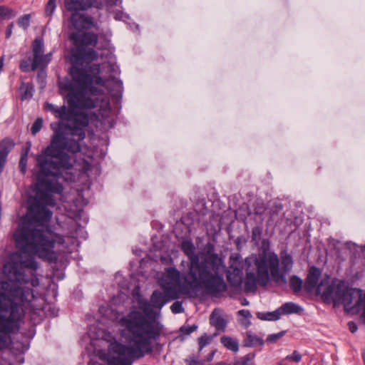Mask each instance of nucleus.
<instances>
[{
	"label": "nucleus",
	"mask_w": 365,
	"mask_h": 365,
	"mask_svg": "<svg viewBox=\"0 0 365 365\" xmlns=\"http://www.w3.org/2000/svg\"><path fill=\"white\" fill-rule=\"evenodd\" d=\"M69 120L71 123L58 125L53 130L49 145L36 158L39 168L36 191L29 199L28 211L12 235L19 251L11 253L6 263H38L34 255L49 262L57 259L54 248L56 244L64 243L63 237L39 227L48 223L52 218L53 212L48 208L56 205L52 194H60L63 190L60 183L46 178H58L63 171L73 168L70 156L63 151L79 153L80 143L86 138L83 128L89 124L88 115L72 111Z\"/></svg>",
	"instance_id": "1"
},
{
	"label": "nucleus",
	"mask_w": 365,
	"mask_h": 365,
	"mask_svg": "<svg viewBox=\"0 0 365 365\" xmlns=\"http://www.w3.org/2000/svg\"><path fill=\"white\" fill-rule=\"evenodd\" d=\"M118 325L120 336L135 346L117 341L111 344L113 352L123 356L117 359L116 365H132L135 359L150 354L153 351L152 341L160 338L163 329L160 322L150 320L136 310L121 317Z\"/></svg>",
	"instance_id": "2"
},
{
	"label": "nucleus",
	"mask_w": 365,
	"mask_h": 365,
	"mask_svg": "<svg viewBox=\"0 0 365 365\" xmlns=\"http://www.w3.org/2000/svg\"><path fill=\"white\" fill-rule=\"evenodd\" d=\"M69 39L75 48L71 51L72 80L63 86L64 89L68 92V103L72 108H95L97 101L86 97V90L92 83V78L86 69L79 68L78 65L81 61L88 64L98 58V53L93 48H86L89 46H96L98 40V36L91 32H73L70 34Z\"/></svg>",
	"instance_id": "3"
},
{
	"label": "nucleus",
	"mask_w": 365,
	"mask_h": 365,
	"mask_svg": "<svg viewBox=\"0 0 365 365\" xmlns=\"http://www.w3.org/2000/svg\"><path fill=\"white\" fill-rule=\"evenodd\" d=\"M294 264L292 256L283 250L279 257L274 252L262 253L245 259V291L255 292L257 284L265 287L270 279L276 283H287V274Z\"/></svg>",
	"instance_id": "4"
},
{
	"label": "nucleus",
	"mask_w": 365,
	"mask_h": 365,
	"mask_svg": "<svg viewBox=\"0 0 365 365\" xmlns=\"http://www.w3.org/2000/svg\"><path fill=\"white\" fill-rule=\"evenodd\" d=\"M34 297L31 288H22L14 281L0 282V350L11 342L14 322L21 319V304Z\"/></svg>",
	"instance_id": "5"
},
{
	"label": "nucleus",
	"mask_w": 365,
	"mask_h": 365,
	"mask_svg": "<svg viewBox=\"0 0 365 365\" xmlns=\"http://www.w3.org/2000/svg\"><path fill=\"white\" fill-rule=\"evenodd\" d=\"M199 274L197 288H204L209 293L217 294L225 292L227 285L223 277L220 274L222 264V259L215 252V246L211 242L205 245V252L199 253Z\"/></svg>",
	"instance_id": "6"
},
{
	"label": "nucleus",
	"mask_w": 365,
	"mask_h": 365,
	"mask_svg": "<svg viewBox=\"0 0 365 365\" xmlns=\"http://www.w3.org/2000/svg\"><path fill=\"white\" fill-rule=\"evenodd\" d=\"M317 294H320L323 301L327 303L333 302L334 305L342 304L346 310H351L361 302V294L354 306H352L354 295L356 290L344 286L341 282H331L327 277L321 280L316 289Z\"/></svg>",
	"instance_id": "7"
},
{
	"label": "nucleus",
	"mask_w": 365,
	"mask_h": 365,
	"mask_svg": "<svg viewBox=\"0 0 365 365\" xmlns=\"http://www.w3.org/2000/svg\"><path fill=\"white\" fill-rule=\"evenodd\" d=\"M182 277L180 272L175 268L170 267L166 271L165 278L160 282V285L164 292L172 299H176L180 294H187L190 290H198L200 288H193L187 282L190 280L188 273L184 277V282H181Z\"/></svg>",
	"instance_id": "8"
},
{
	"label": "nucleus",
	"mask_w": 365,
	"mask_h": 365,
	"mask_svg": "<svg viewBox=\"0 0 365 365\" xmlns=\"http://www.w3.org/2000/svg\"><path fill=\"white\" fill-rule=\"evenodd\" d=\"M33 59H23L19 64V68L24 72L35 71L38 68H43L47 66L51 60V53L44 54V44L43 39L36 38L31 45Z\"/></svg>",
	"instance_id": "9"
},
{
	"label": "nucleus",
	"mask_w": 365,
	"mask_h": 365,
	"mask_svg": "<svg viewBox=\"0 0 365 365\" xmlns=\"http://www.w3.org/2000/svg\"><path fill=\"white\" fill-rule=\"evenodd\" d=\"M181 248L189 259L188 277L190 280L187 279V282L192 287L197 288L200 255L195 253V247L190 240H184L181 244Z\"/></svg>",
	"instance_id": "10"
},
{
	"label": "nucleus",
	"mask_w": 365,
	"mask_h": 365,
	"mask_svg": "<svg viewBox=\"0 0 365 365\" xmlns=\"http://www.w3.org/2000/svg\"><path fill=\"white\" fill-rule=\"evenodd\" d=\"M71 22L73 27L78 30H88L94 26L93 18L84 14L74 12L71 16Z\"/></svg>",
	"instance_id": "11"
},
{
	"label": "nucleus",
	"mask_w": 365,
	"mask_h": 365,
	"mask_svg": "<svg viewBox=\"0 0 365 365\" xmlns=\"http://www.w3.org/2000/svg\"><path fill=\"white\" fill-rule=\"evenodd\" d=\"M83 63H86V62L81 61L78 63V66H79V68L86 69L87 71L88 74L91 76V77L92 78V81H93V76H95L100 73V71H101L100 64H93L91 66L86 65V66H83ZM91 83H93V82ZM88 93H90L92 95H97L100 93V91L97 88L93 86L92 84H91L89 86V87L88 88V89L86 90V97L90 98V97H88L87 96ZM91 99H92V98H91ZM93 100H96L97 101L96 106L95 107V108H96L98 106L99 100L97 98H93Z\"/></svg>",
	"instance_id": "12"
},
{
	"label": "nucleus",
	"mask_w": 365,
	"mask_h": 365,
	"mask_svg": "<svg viewBox=\"0 0 365 365\" xmlns=\"http://www.w3.org/2000/svg\"><path fill=\"white\" fill-rule=\"evenodd\" d=\"M321 275V270L313 266L308 272L307 277L305 279L304 288L307 292H312L317 287L319 277Z\"/></svg>",
	"instance_id": "13"
},
{
	"label": "nucleus",
	"mask_w": 365,
	"mask_h": 365,
	"mask_svg": "<svg viewBox=\"0 0 365 365\" xmlns=\"http://www.w3.org/2000/svg\"><path fill=\"white\" fill-rule=\"evenodd\" d=\"M14 145V140L8 138L0 142V163L5 165L7 156Z\"/></svg>",
	"instance_id": "14"
},
{
	"label": "nucleus",
	"mask_w": 365,
	"mask_h": 365,
	"mask_svg": "<svg viewBox=\"0 0 365 365\" xmlns=\"http://www.w3.org/2000/svg\"><path fill=\"white\" fill-rule=\"evenodd\" d=\"M170 299H172L165 292L163 294L161 292L155 290L150 297V303L152 307L160 309Z\"/></svg>",
	"instance_id": "15"
},
{
	"label": "nucleus",
	"mask_w": 365,
	"mask_h": 365,
	"mask_svg": "<svg viewBox=\"0 0 365 365\" xmlns=\"http://www.w3.org/2000/svg\"><path fill=\"white\" fill-rule=\"evenodd\" d=\"M283 206L281 204L273 205L269 211V219L267 223L270 225H277L280 220V214Z\"/></svg>",
	"instance_id": "16"
},
{
	"label": "nucleus",
	"mask_w": 365,
	"mask_h": 365,
	"mask_svg": "<svg viewBox=\"0 0 365 365\" xmlns=\"http://www.w3.org/2000/svg\"><path fill=\"white\" fill-rule=\"evenodd\" d=\"M232 271H229L227 273V280L232 286L238 287L242 282V271L240 268L233 267L231 266Z\"/></svg>",
	"instance_id": "17"
},
{
	"label": "nucleus",
	"mask_w": 365,
	"mask_h": 365,
	"mask_svg": "<svg viewBox=\"0 0 365 365\" xmlns=\"http://www.w3.org/2000/svg\"><path fill=\"white\" fill-rule=\"evenodd\" d=\"M264 341L262 338L257 336L251 331H247L243 340V345L246 347L255 346L257 345H262Z\"/></svg>",
	"instance_id": "18"
},
{
	"label": "nucleus",
	"mask_w": 365,
	"mask_h": 365,
	"mask_svg": "<svg viewBox=\"0 0 365 365\" xmlns=\"http://www.w3.org/2000/svg\"><path fill=\"white\" fill-rule=\"evenodd\" d=\"M210 323L218 331H224L227 325L226 320L221 316L217 314L215 310L213 311L210 315Z\"/></svg>",
	"instance_id": "19"
},
{
	"label": "nucleus",
	"mask_w": 365,
	"mask_h": 365,
	"mask_svg": "<svg viewBox=\"0 0 365 365\" xmlns=\"http://www.w3.org/2000/svg\"><path fill=\"white\" fill-rule=\"evenodd\" d=\"M34 90V88L32 83H25L21 81L19 87L21 100L25 101L31 98L33 96Z\"/></svg>",
	"instance_id": "20"
},
{
	"label": "nucleus",
	"mask_w": 365,
	"mask_h": 365,
	"mask_svg": "<svg viewBox=\"0 0 365 365\" xmlns=\"http://www.w3.org/2000/svg\"><path fill=\"white\" fill-rule=\"evenodd\" d=\"M302 310V309L299 305L291 302L284 303L278 309L280 316L282 314H297Z\"/></svg>",
	"instance_id": "21"
},
{
	"label": "nucleus",
	"mask_w": 365,
	"mask_h": 365,
	"mask_svg": "<svg viewBox=\"0 0 365 365\" xmlns=\"http://www.w3.org/2000/svg\"><path fill=\"white\" fill-rule=\"evenodd\" d=\"M220 342L226 349L233 352H237L239 350L238 341L234 338L227 336H223L220 338Z\"/></svg>",
	"instance_id": "22"
},
{
	"label": "nucleus",
	"mask_w": 365,
	"mask_h": 365,
	"mask_svg": "<svg viewBox=\"0 0 365 365\" xmlns=\"http://www.w3.org/2000/svg\"><path fill=\"white\" fill-rule=\"evenodd\" d=\"M255 353L251 352L235 361L233 365H255Z\"/></svg>",
	"instance_id": "23"
},
{
	"label": "nucleus",
	"mask_w": 365,
	"mask_h": 365,
	"mask_svg": "<svg viewBox=\"0 0 365 365\" xmlns=\"http://www.w3.org/2000/svg\"><path fill=\"white\" fill-rule=\"evenodd\" d=\"M303 281L297 275H292L289 278V287L294 293H299L302 288Z\"/></svg>",
	"instance_id": "24"
},
{
	"label": "nucleus",
	"mask_w": 365,
	"mask_h": 365,
	"mask_svg": "<svg viewBox=\"0 0 365 365\" xmlns=\"http://www.w3.org/2000/svg\"><path fill=\"white\" fill-rule=\"evenodd\" d=\"M151 307V303L150 304L148 302H143L140 304V309L143 311V313H140L150 320L157 322L155 319V316L152 317L153 315H155V312L152 309Z\"/></svg>",
	"instance_id": "25"
},
{
	"label": "nucleus",
	"mask_w": 365,
	"mask_h": 365,
	"mask_svg": "<svg viewBox=\"0 0 365 365\" xmlns=\"http://www.w3.org/2000/svg\"><path fill=\"white\" fill-rule=\"evenodd\" d=\"M257 317L261 320L275 321L280 318V312L278 309L272 312H258Z\"/></svg>",
	"instance_id": "26"
},
{
	"label": "nucleus",
	"mask_w": 365,
	"mask_h": 365,
	"mask_svg": "<svg viewBox=\"0 0 365 365\" xmlns=\"http://www.w3.org/2000/svg\"><path fill=\"white\" fill-rule=\"evenodd\" d=\"M71 113L72 111H69L66 106H62L61 107L57 108V111L55 116L61 120H69Z\"/></svg>",
	"instance_id": "27"
},
{
	"label": "nucleus",
	"mask_w": 365,
	"mask_h": 365,
	"mask_svg": "<svg viewBox=\"0 0 365 365\" xmlns=\"http://www.w3.org/2000/svg\"><path fill=\"white\" fill-rule=\"evenodd\" d=\"M28 160V150H26L24 153H22L21 155L19 168L22 174H25L26 172V165Z\"/></svg>",
	"instance_id": "28"
},
{
	"label": "nucleus",
	"mask_w": 365,
	"mask_h": 365,
	"mask_svg": "<svg viewBox=\"0 0 365 365\" xmlns=\"http://www.w3.org/2000/svg\"><path fill=\"white\" fill-rule=\"evenodd\" d=\"M31 14H24L19 17L17 21L18 25L24 30L27 29L30 25Z\"/></svg>",
	"instance_id": "29"
},
{
	"label": "nucleus",
	"mask_w": 365,
	"mask_h": 365,
	"mask_svg": "<svg viewBox=\"0 0 365 365\" xmlns=\"http://www.w3.org/2000/svg\"><path fill=\"white\" fill-rule=\"evenodd\" d=\"M43 126V119L41 118H37L31 128V133L35 135L38 132L41 130Z\"/></svg>",
	"instance_id": "30"
},
{
	"label": "nucleus",
	"mask_w": 365,
	"mask_h": 365,
	"mask_svg": "<svg viewBox=\"0 0 365 365\" xmlns=\"http://www.w3.org/2000/svg\"><path fill=\"white\" fill-rule=\"evenodd\" d=\"M212 340V338L208 336L206 334L202 335V336L198 338V344H199V352H200L202 349L208 344Z\"/></svg>",
	"instance_id": "31"
},
{
	"label": "nucleus",
	"mask_w": 365,
	"mask_h": 365,
	"mask_svg": "<svg viewBox=\"0 0 365 365\" xmlns=\"http://www.w3.org/2000/svg\"><path fill=\"white\" fill-rule=\"evenodd\" d=\"M186 365H204L203 362L200 361L198 357L192 354L185 359Z\"/></svg>",
	"instance_id": "32"
},
{
	"label": "nucleus",
	"mask_w": 365,
	"mask_h": 365,
	"mask_svg": "<svg viewBox=\"0 0 365 365\" xmlns=\"http://www.w3.org/2000/svg\"><path fill=\"white\" fill-rule=\"evenodd\" d=\"M286 331H282L279 333H277V334H269L267 337V342H269V343H274L276 342L277 340H279V339H281L282 336H284V335L285 334Z\"/></svg>",
	"instance_id": "33"
},
{
	"label": "nucleus",
	"mask_w": 365,
	"mask_h": 365,
	"mask_svg": "<svg viewBox=\"0 0 365 365\" xmlns=\"http://www.w3.org/2000/svg\"><path fill=\"white\" fill-rule=\"evenodd\" d=\"M170 309L173 314H179L184 312L182 304L180 301L175 302L170 307Z\"/></svg>",
	"instance_id": "34"
},
{
	"label": "nucleus",
	"mask_w": 365,
	"mask_h": 365,
	"mask_svg": "<svg viewBox=\"0 0 365 365\" xmlns=\"http://www.w3.org/2000/svg\"><path fill=\"white\" fill-rule=\"evenodd\" d=\"M262 229L258 227H254L252 230V240L257 242L261 237Z\"/></svg>",
	"instance_id": "35"
},
{
	"label": "nucleus",
	"mask_w": 365,
	"mask_h": 365,
	"mask_svg": "<svg viewBox=\"0 0 365 365\" xmlns=\"http://www.w3.org/2000/svg\"><path fill=\"white\" fill-rule=\"evenodd\" d=\"M284 359L289 360V361H293L294 362L298 363L302 359V355L298 351L294 350L291 355H287Z\"/></svg>",
	"instance_id": "36"
},
{
	"label": "nucleus",
	"mask_w": 365,
	"mask_h": 365,
	"mask_svg": "<svg viewBox=\"0 0 365 365\" xmlns=\"http://www.w3.org/2000/svg\"><path fill=\"white\" fill-rule=\"evenodd\" d=\"M197 329V326L192 324L191 326H182L180 327V331L186 335H189Z\"/></svg>",
	"instance_id": "37"
},
{
	"label": "nucleus",
	"mask_w": 365,
	"mask_h": 365,
	"mask_svg": "<svg viewBox=\"0 0 365 365\" xmlns=\"http://www.w3.org/2000/svg\"><path fill=\"white\" fill-rule=\"evenodd\" d=\"M265 210V207L262 202L257 203L254 208V213L257 215H262Z\"/></svg>",
	"instance_id": "38"
},
{
	"label": "nucleus",
	"mask_w": 365,
	"mask_h": 365,
	"mask_svg": "<svg viewBox=\"0 0 365 365\" xmlns=\"http://www.w3.org/2000/svg\"><path fill=\"white\" fill-rule=\"evenodd\" d=\"M12 13V10L5 6H0V18H4Z\"/></svg>",
	"instance_id": "39"
},
{
	"label": "nucleus",
	"mask_w": 365,
	"mask_h": 365,
	"mask_svg": "<svg viewBox=\"0 0 365 365\" xmlns=\"http://www.w3.org/2000/svg\"><path fill=\"white\" fill-rule=\"evenodd\" d=\"M44 107L46 110L51 111L54 115H56L58 108L57 106H54L52 103L46 102L45 103Z\"/></svg>",
	"instance_id": "40"
},
{
	"label": "nucleus",
	"mask_w": 365,
	"mask_h": 365,
	"mask_svg": "<svg viewBox=\"0 0 365 365\" xmlns=\"http://www.w3.org/2000/svg\"><path fill=\"white\" fill-rule=\"evenodd\" d=\"M56 4L47 3L46 9H45V13H46V16H51L53 13L54 10L56 9Z\"/></svg>",
	"instance_id": "41"
},
{
	"label": "nucleus",
	"mask_w": 365,
	"mask_h": 365,
	"mask_svg": "<svg viewBox=\"0 0 365 365\" xmlns=\"http://www.w3.org/2000/svg\"><path fill=\"white\" fill-rule=\"evenodd\" d=\"M14 26V23L11 22L7 26V29H6V38H9L11 37V36L12 34V30H13Z\"/></svg>",
	"instance_id": "42"
},
{
	"label": "nucleus",
	"mask_w": 365,
	"mask_h": 365,
	"mask_svg": "<svg viewBox=\"0 0 365 365\" xmlns=\"http://www.w3.org/2000/svg\"><path fill=\"white\" fill-rule=\"evenodd\" d=\"M348 327H349V331L351 333H354L357 331V329H358L357 325L354 322H349L348 323Z\"/></svg>",
	"instance_id": "43"
},
{
	"label": "nucleus",
	"mask_w": 365,
	"mask_h": 365,
	"mask_svg": "<svg viewBox=\"0 0 365 365\" xmlns=\"http://www.w3.org/2000/svg\"><path fill=\"white\" fill-rule=\"evenodd\" d=\"M238 315L242 316L244 317L248 318L251 317V314L249 310L241 309L238 311Z\"/></svg>",
	"instance_id": "44"
},
{
	"label": "nucleus",
	"mask_w": 365,
	"mask_h": 365,
	"mask_svg": "<svg viewBox=\"0 0 365 365\" xmlns=\"http://www.w3.org/2000/svg\"><path fill=\"white\" fill-rule=\"evenodd\" d=\"M240 258V255L239 254H236L235 256H232L230 259L233 261H238Z\"/></svg>",
	"instance_id": "45"
},
{
	"label": "nucleus",
	"mask_w": 365,
	"mask_h": 365,
	"mask_svg": "<svg viewBox=\"0 0 365 365\" xmlns=\"http://www.w3.org/2000/svg\"><path fill=\"white\" fill-rule=\"evenodd\" d=\"M215 351H212V352L209 354V356H207V361H211V360L212 359L213 356L215 355Z\"/></svg>",
	"instance_id": "46"
},
{
	"label": "nucleus",
	"mask_w": 365,
	"mask_h": 365,
	"mask_svg": "<svg viewBox=\"0 0 365 365\" xmlns=\"http://www.w3.org/2000/svg\"><path fill=\"white\" fill-rule=\"evenodd\" d=\"M241 304H242V305H244V306H245V305H248L249 302H248L245 298H244V299L242 300Z\"/></svg>",
	"instance_id": "47"
},
{
	"label": "nucleus",
	"mask_w": 365,
	"mask_h": 365,
	"mask_svg": "<svg viewBox=\"0 0 365 365\" xmlns=\"http://www.w3.org/2000/svg\"><path fill=\"white\" fill-rule=\"evenodd\" d=\"M47 3L52 4H56V0H48Z\"/></svg>",
	"instance_id": "48"
},
{
	"label": "nucleus",
	"mask_w": 365,
	"mask_h": 365,
	"mask_svg": "<svg viewBox=\"0 0 365 365\" xmlns=\"http://www.w3.org/2000/svg\"><path fill=\"white\" fill-rule=\"evenodd\" d=\"M361 317H362L364 321L365 322V307H364V309L363 311Z\"/></svg>",
	"instance_id": "49"
},
{
	"label": "nucleus",
	"mask_w": 365,
	"mask_h": 365,
	"mask_svg": "<svg viewBox=\"0 0 365 365\" xmlns=\"http://www.w3.org/2000/svg\"><path fill=\"white\" fill-rule=\"evenodd\" d=\"M278 365H283L282 362H279Z\"/></svg>",
	"instance_id": "50"
}]
</instances>
